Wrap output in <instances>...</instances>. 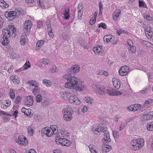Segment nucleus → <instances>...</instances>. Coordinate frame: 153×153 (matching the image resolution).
Here are the masks:
<instances>
[{
	"mask_svg": "<svg viewBox=\"0 0 153 153\" xmlns=\"http://www.w3.org/2000/svg\"><path fill=\"white\" fill-rule=\"evenodd\" d=\"M13 65H11L10 66V68H9L8 70L7 71L9 73L11 72L13 69Z\"/></svg>",
	"mask_w": 153,
	"mask_h": 153,
	"instance_id": "nucleus-58",
	"label": "nucleus"
},
{
	"mask_svg": "<svg viewBox=\"0 0 153 153\" xmlns=\"http://www.w3.org/2000/svg\"><path fill=\"white\" fill-rule=\"evenodd\" d=\"M133 106L136 108V111L137 109H140L139 108H141V105L139 104H135Z\"/></svg>",
	"mask_w": 153,
	"mask_h": 153,
	"instance_id": "nucleus-46",
	"label": "nucleus"
},
{
	"mask_svg": "<svg viewBox=\"0 0 153 153\" xmlns=\"http://www.w3.org/2000/svg\"><path fill=\"white\" fill-rule=\"evenodd\" d=\"M30 67L31 66L29 61H27L25 64L23 66V68L25 70L27 69Z\"/></svg>",
	"mask_w": 153,
	"mask_h": 153,
	"instance_id": "nucleus-32",
	"label": "nucleus"
},
{
	"mask_svg": "<svg viewBox=\"0 0 153 153\" xmlns=\"http://www.w3.org/2000/svg\"><path fill=\"white\" fill-rule=\"evenodd\" d=\"M26 38H21L20 40V43L21 44L24 45L26 42Z\"/></svg>",
	"mask_w": 153,
	"mask_h": 153,
	"instance_id": "nucleus-50",
	"label": "nucleus"
},
{
	"mask_svg": "<svg viewBox=\"0 0 153 153\" xmlns=\"http://www.w3.org/2000/svg\"><path fill=\"white\" fill-rule=\"evenodd\" d=\"M121 14V11L119 9H116L113 14V18L114 20H118L120 15Z\"/></svg>",
	"mask_w": 153,
	"mask_h": 153,
	"instance_id": "nucleus-15",
	"label": "nucleus"
},
{
	"mask_svg": "<svg viewBox=\"0 0 153 153\" xmlns=\"http://www.w3.org/2000/svg\"><path fill=\"white\" fill-rule=\"evenodd\" d=\"M27 130L30 136H32L33 134V129L30 126L27 128Z\"/></svg>",
	"mask_w": 153,
	"mask_h": 153,
	"instance_id": "nucleus-33",
	"label": "nucleus"
},
{
	"mask_svg": "<svg viewBox=\"0 0 153 153\" xmlns=\"http://www.w3.org/2000/svg\"><path fill=\"white\" fill-rule=\"evenodd\" d=\"M129 70L128 67L126 66H122L119 71V73L120 75L123 76L126 75Z\"/></svg>",
	"mask_w": 153,
	"mask_h": 153,
	"instance_id": "nucleus-10",
	"label": "nucleus"
},
{
	"mask_svg": "<svg viewBox=\"0 0 153 153\" xmlns=\"http://www.w3.org/2000/svg\"><path fill=\"white\" fill-rule=\"evenodd\" d=\"M45 41L44 40H39L36 43V46L37 47H40L42 46L44 43Z\"/></svg>",
	"mask_w": 153,
	"mask_h": 153,
	"instance_id": "nucleus-34",
	"label": "nucleus"
},
{
	"mask_svg": "<svg viewBox=\"0 0 153 153\" xmlns=\"http://www.w3.org/2000/svg\"><path fill=\"white\" fill-rule=\"evenodd\" d=\"M21 100V97L19 96H18L17 97H16V100L15 101V103L17 104H19Z\"/></svg>",
	"mask_w": 153,
	"mask_h": 153,
	"instance_id": "nucleus-40",
	"label": "nucleus"
},
{
	"mask_svg": "<svg viewBox=\"0 0 153 153\" xmlns=\"http://www.w3.org/2000/svg\"><path fill=\"white\" fill-rule=\"evenodd\" d=\"M70 11V8H68L66 9H65V12L62 13L64 16V19L66 20H68L69 19L70 17L69 12Z\"/></svg>",
	"mask_w": 153,
	"mask_h": 153,
	"instance_id": "nucleus-17",
	"label": "nucleus"
},
{
	"mask_svg": "<svg viewBox=\"0 0 153 153\" xmlns=\"http://www.w3.org/2000/svg\"><path fill=\"white\" fill-rule=\"evenodd\" d=\"M101 74L104 75L105 76H108V72L106 71H103V70H101L100 72Z\"/></svg>",
	"mask_w": 153,
	"mask_h": 153,
	"instance_id": "nucleus-49",
	"label": "nucleus"
},
{
	"mask_svg": "<svg viewBox=\"0 0 153 153\" xmlns=\"http://www.w3.org/2000/svg\"><path fill=\"white\" fill-rule=\"evenodd\" d=\"M53 153H60L61 151L59 149H56L53 150Z\"/></svg>",
	"mask_w": 153,
	"mask_h": 153,
	"instance_id": "nucleus-64",
	"label": "nucleus"
},
{
	"mask_svg": "<svg viewBox=\"0 0 153 153\" xmlns=\"http://www.w3.org/2000/svg\"><path fill=\"white\" fill-rule=\"evenodd\" d=\"M65 129L64 128H61V129L59 128H59H58L57 131L56 132H55V133L56 134H55L56 135L57 134V135L58 136L60 135L61 137V133L63 134V133H65Z\"/></svg>",
	"mask_w": 153,
	"mask_h": 153,
	"instance_id": "nucleus-23",
	"label": "nucleus"
},
{
	"mask_svg": "<svg viewBox=\"0 0 153 153\" xmlns=\"http://www.w3.org/2000/svg\"><path fill=\"white\" fill-rule=\"evenodd\" d=\"M18 113V112L17 110H16L14 112L13 115V116H15V118H16L17 117V116H18L17 114Z\"/></svg>",
	"mask_w": 153,
	"mask_h": 153,
	"instance_id": "nucleus-63",
	"label": "nucleus"
},
{
	"mask_svg": "<svg viewBox=\"0 0 153 153\" xmlns=\"http://www.w3.org/2000/svg\"><path fill=\"white\" fill-rule=\"evenodd\" d=\"M113 85L114 87L117 89H118L120 87V82L118 81V79H116L113 82Z\"/></svg>",
	"mask_w": 153,
	"mask_h": 153,
	"instance_id": "nucleus-22",
	"label": "nucleus"
},
{
	"mask_svg": "<svg viewBox=\"0 0 153 153\" xmlns=\"http://www.w3.org/2000/svg\"><path fill=\"white\" fill-rule=\"evenodd\" d=\"M37 153L35 151V150L33 149H30L27 153Z\"/></svg>",
	"mask_w": 153,
	"mask_h": 153,
	"instance_id": "nucleus-62",
	"label": "nucleus"
},
{
	"mask_svg": "<svg viewBox=\"0 0 153 153\" xmlns=\"http://www.w3.org/2000/svg\"><path fill=\"white\" fill-rule=\"evenodd\" d=\"M97 93L100 94H103L105 93V89L103 87H98L96 89Z\"/></svg>",
	"mask_w": 153,
	"mask_h": 153,
	"instance_id": "nucleus-20",
	"label": "nucleus"
},
{
	"mask_svg": "<svg viewBox=\"0 0 153 153\" xmlns=\"http://www.w3.org/2000/svg\"><path fill=\"white\" fill-rule=\"evenodd\" d=\"M69 101L71 103L75 105L79 104L81 102L78 98L75 96L71 95L69 97Z\"/></svg>",
	"mask_w": 153,
	"mask_h": 153,
	"instance_id": "nucleus-12",
	"label": "nucleus"
},
{
	"mask_svg": "<svg viewBox=\"0 0 153 153\" xmlns=\"http://www.w3.org/2000/svg\"><path fill=\"white\" fill-rule=\"evenodd\" d=\"M51 131L46 128H43L41 130V135L42 137L45 135L47 137H50L53 135V134L50 133Z\"/></svg>",
	"mask_w": 153,
	"mask_h": 153,
	"instance_id": "nucleus-13",
	"label": "nucleus"
},
{
	"mask_svg": "<svg viewBox=\"0 0 153 153\" xmlns=\"http://www.w3.org/2000/svg\"><path fill=\"white\" fill-rule=\"evenodd\" d=\"M147 128L149 131H153V121L147 124Z\"/></svg>",
	"mask_w": 153,
	"mask_h": 153,
	"instance_id": "nucleus-26",
	"label": "nucleus"
},
{
	"mask_svg": "<svg viewBox=\"0 0 153 153\" xmlns=\"http://www.w3.org/2000/svg\"><path fill=\"white\" fill-rule=\"evenodd\" d=\"M96 19H94L92 20H90L89 21L90 24L91 25H94L96 22Z\"/></svg>",
	"mask_w": 153,
	"mask_h": 153,
	"instance_id": "nucleus-59",
	"label": "nucleus"
},
{
	"mask_svg": "<svg viewBox=\"0 0 153 153\" xmlns=\"http://www.w3.org/2000/svg\"><path fill=\"white\" fill-rule=\"evenodd\" d=\"M79 71L80 67L78 65H73L67 69L66 71L68 72V74H65L63 76V78L67 80L65 85L66 88L78 91H82L85 89L84 85H82V82L80 79L71 75V74L77 73Z\"/></svg>",
	"mask_w": 153,
	"mask_h": 153,
	"instance_id": "nucleus-1",
	"label": "nucleus"
},
{
	"mask_svg": "<svg viewBox=\"0 0 153 153\" xmlns=\"http://www.w3.org/2000/svg\"><path fill=\"white\" fill-rule=\"evenodd\" d=\"M125 123H121L120 126V130L121 131L123 130L125 128Z\"/></svg>",
	"mask_w": 153,
	"mask_h": 153,
	"instance_id": "nucleus-54",
	"label": "nucleus"
},
{
	"mask_svg": "<svg viewBox=\"0 0 153 153\" xmlns=\"http://www.w3.org/2000/svg\"><path fill=\"white\" fill-rule=\"evenodd\" d=\"M32 23L30 20H27L25 22L23 26V30L26 35H28L30 33Z\"/></svg>",
	"mask_w": 153,
	"mask_h": 153,
	"instance_id": "nucleus-7",
	"label": "nucleus"
},
{
	"mask_svg": "<svg viewBox=\"0 0 153 153\" xmlns=\"http://www.w3.org/2000/svg\"><path fill=\"white\" fill-rule=\"evenodd\" d=\"M152 99H149L148 100H146L145 102L143 104V108H147L149 107L152 102Z\"/></svg>",
	"mask_w": 153,
	"mask_h": 153,
	"instance_id": "nucleus-21",
	"label": "nucleus"
},
{
	"mask_svg": "<svg viewBox=\"0 0 153 153\" xmlns=\"http://www.w3.org/2000/svg\"><path fill=\"white\" fill-rule=\"evenodd\" d=\"M37 87V86H35V88H34L32 92L34 94L37 93L40 90L39 88Z\"/></svg>",
	"mask_w": 153,
	"mask_h": 153,
	"instance_id": "nucleus-37",
	"label": "nucleus"
},
{
	"mask_svg": "<svg viewBox=\"0 0 153 153\" xmlns=\"http://www.w3.org/2000/svg\"><path fill=\"white\" fill-rule=\"evenodd\" d=\"M111 147L108 144H105L102 146V149L103 151V152L107 153L109 152L111 149Z\"/></svg>",
	"mask_w": 153,
	"mask_h": 153,
	"instance_id": "nucleus-19",
	"label": "nucleus"
},
{
	"mask_svg": "<svg viewBox=\"0 0 153 153\" xmlns=\"http://www.w3.org/2000/svg\"><path fill=\"white\" fill-rule=\"evenodd\" d=\"M9 29H10V30H11V29H12L13 30V33H15V32L16 30V29L14 28V26L13 25H11L10 26H9Z\"/></svg>",
	"mask_w": 153,
	"mask_h": 153,
	"instance_id": "nucleus-42",
	"label": "nucleus"
},
{
	"mask_svg": "<svg viewBox=\"0 0 153 153\" xmlns=\"http://www.w3.org/2000/svg\"><path fill=\"white\" fill-rule=\"evenodd\" d=\"M99 10H102V2L101 1H100L99 2Z\"/></svg>",
	"mask_w": 153,
	"mask_h": 153,
	"instance_id": "nucleus-61",
	"label": "nucleus"
},
{
	"mask_svg": "<svg viewBox=\"0 0 153 153\" xmlns=\"http://www.w3.org/2000/svg\"><path fill=\"white\" fill-rule=\"evenodd\" d=\"M57 128V129L58 128L57 126L56 125H54L53 128L51 129L52 131L51 133H52L53 134H54V132L55 131H56Z\"/></svg>",
	"mask_w": 153,
	"mask_h": 153,
	"instance_id": "nucleus-55",
	"label": "nucleus"
},
{
	"mask_svg": "<svg viewBox=\"0 0 153 153\" xmlns=\"http://www.w3.org/2000/svg\"><path fill=\"white\" fill-rule=\"evenodd\" d=\"M13 82L15 84H18L20 82V81L19 79V78L18 77H17L16 79L15 78L14 80L13 81Z\"/></svg>",
	"mask_w": 153,
	"mask_h": 153,
	"instance_id": "nucleus-44",
	"label": "nucleus"
},
{
	"mask_svg": "<svg viewBox=\"0 0 153 153\" xmlns=\"http://www.w3.org/2000/svg\"><path fill=\"white\" fill-rule=\"evenodd\" d=\"M91 130L96 134H97V133L96 132L99 133V135L100 134V132L104 133V137L102 139V140L105 142H107L105 144L107 143V142H111V139L110 137L109 132L107 130L106 127L102 124H100L99 125L97 124L93 125L91 127Z\"/></svg>",
	"mask_w": 153,
	"mask_h": 153,
	"instance_id": "nucleus-2",
	"label": "nucleus"
},
{
	"mask_svg": "<svg viewBox=\"0 0 153 153\" xmlns=\"http://www.w3.org/2000/svg\"><path fill=\"white\" fill-rule=\"evenodd\" d=\"M145 4L144 1L141 0L139 1V7H143Z\"/></svg>",
	"mask_w": 153,
	"mask_h": 153,
	"instance_id": "nucleus-51",
	"label": "nucleus"
},
{
	"mask_svg": "<svg viewBox=\"0 0 153 153\" xmlns=\"http://www.w3.org/2000/svg\"><path fill=\"white\" fill-rule=\"evenodd\" d=\"M153 118V111L149 112L146 114L143 115L140 117L141 120H146Z\"/></svg>",
	"mask_w": 153,
	"mask_h": 153,
	"instance_id": "nucleus-11",
	"label": "nucleus"
},
{
	"mask_svg": "<svg viewBox=\"0 0 153 153\" xmlns=\"http://www.w3.org/2000/svg\"><path fill=\"white\" fill-rule=\"evenodd\" d=\"M15 140L16 142L19 144L24 145L25 146H26L27 144V139L23 135H20L18 138L15 139Z\"/></svg>",
	"mask_w": 153,
	"mask_h": 153,
	"instance_id": "nucleus-8",
	"label": "nucleus"
},
{
	"mask_svg": "<svg viewBox=\"0 0 153 153\" xmlns=\"http://www.w3.org/2000/svg\"><path fill=\"white\" fill-rule=\"evenodd\" d=\"M102 47L101 46H98V47H94L93 50L94 52L96 54L98 55L101 54L102 53Z\"/></svg>",
	"mask_w": 153,
	"mask_h": 153,
	"instance_id": "nucleus-16",
	"label": "nucleus"
},
{
	"mask_svg": "<svg viewBox=\"0 0 153 153\" xmlns=\"http://www.w3.org/2000/svg\"><path fill=\"white\" fill-rule=\"evenodd\" d=\"M115 89L111 88H109L105 89V93H108L109 95L114 96Z\"/></svg>",
	"mask_w": 153,
	"mask_h": 153,
	"instance_id": "nucleus-18",
	"label": "nucleus"
},
{
	"mask_svg": "<svg viewBox=\"0 0 153 153\" xmlns=\"http://www.w3.org/2000/svg\"><path fill=\"white\" fill-rule=\"evenodd\" d=\"M55 138L56 142L58 144H60L62 146H68L71 143V142L67 139L61 137L60 135H56L55 136Z\"/></svg>",
	"mask_w": 153,
	"mask_h": 153,
	"instance_id": "nucleus-5",
	"label": "nucleus"
},
{
	"mask_svg": "<svg viewBox=\"0 0 153 153\" xmlns=\"http://www.w3.org/2000/svg\"><path fill=\"white\" fill-rule=\"evenodd\" d=\"M0 6L1 7L7 8L9 6L8 4L3 0H0Z\"/></svg>",
	"mask_w": 153,
	"mask_h": 153,
	"instance_id": "nucleus-24",
	"label": "nucleus"
},
{
	"mask_svg": "<svg viewBox=\"0 0 153 153\" xmlns=\"http://www.w3.org/2000/svg\"><path fill=\"white\" fill-rule=\"evenodd\" d=\"M107 25L104 23L102 22L98 25V27H102L103 29H105L106 28Z\"/></svg>",
	"mask_w": 153,
	"mask_h": 153,
	"instance_id": "nucleus-38",
	"label": "nucleus"
},
{
	"mask_svg": "<svg viewBox=\"0 0 153 153\" xmlns=\"http://www.w3.org/2000/svg\"><path fill=\"white\" fill-rule=\"evenodd\" d=\"M144 140L143 138H138L132 140L130 144L132 149L134 150H137L142 148L144 145Z\"/></svg>",
	"mask_w": 153,
	"mask_h": 153,
	"instance_id": "nucleus-3",
	"label": "nucleus"
},
{
	"mask_svg": "<svg viewBox=\"0 0 153 153\" xmlns=\"http://www.w3.org/2000/svg\"><path fill=\"white\" fill-rule=\"evenodd\" d=\"M83 5V4L82 3H79L78 4V9L79 12H81V9H83V7H82Z\"/></svg>",
	"mask_w": 153,
	"mask_h": 153,
	"instance_id": "nucleus-41",
	"label": "nucleus"
},
{
	"mask_svg": "<svg viewBox=\"0 0 153 153\" xmlns=\"http://www.w3.org/2000/svg\"><path fill=\"white\" fill-rule=\"evenodd\" d=\"M114 94V96H115L118 95H120L122 94V93L121 91H117L115 90Z\"/></svg>",
	"mask_w": 153,
	"mask_h": 153,
	"instance_id": "nucleus-47",
	"label": "nucleus"
},
{
	"mask_svg": "<svg viewBox=\"0 0 153 153\" xmlns=\"http://www.w3.org/2000/svg\"><path fill=\"white\" fill-rule=\"evenodd\" d=\"M152 27L150 25H149L148 24L147 25V26L146 27H145L144 30L146 32H147L149 33H151V32H152Z\"/></svg>",
	"mask_w": 153,
	"mask_h": 153,
	"instance_id": "nucleus-30",
	"label": "nucleus"
},
{
	"mask_svg": "<svg viewBox=\"0 0 153 153\" xmlns=\"http://www.w3.org/2000/svg\"><path fill=\"white\" fill-rule=\"evenodd\" d=\"M48 81L47 79H44L43 80V83L44 84H46L47 86L50 87L51 85Z\"/></svg>",
	"mask_w": 153,
	"mask_h": 153,
	"instance_id": "nucleus-45",
	"label": "nucleus"
},
{
	"mask_svg": "<svg viewBox=\"0 0 153 153\" xmlns=\"http://www.w3.org/2000/svg\"><path fill=\"white\" fill-rule=\"evenodd\" d=\"M28 83L30 84V85L32 86H35L36 85H35V84L33 83L34 82V81L33 80H32L31 81H28Z\"/></svg>",
	"mask_w": 153,
	"mask_h": 153,
	"instance_id": "nucleus-56",
	"label": "nucleus"
},
{
	"mask_svg": "<svg viewBox=\"0 0 153 153\" xmlns=\"http://www.w3.org/2000/svg\"><path fill=\"white\" fill-rule=\"evenodd\" d=\"M113 134L114 137L117 138L119 136V133L116 131L113 132Z\"/></svg>",
	"mask_w": 153,
	"mask_h": 153,
	"instance_id": "nucleus-43",
	"label": "nucleus"
},
{
	"mask_svg": "<svg viewBox=\"0 0 153 153\" xmlns=\"http://www.w3.org/2000/svg\"><path fill=\"white\" fill-rule=\"evenodd\" d=\"M9 94L11 99H15V95L14 90L13 89H10L9 92Z\"/></svg>",
	"mask_w": 153,
	"mask_h": 153,
	"instance_id": "nucleus-31",
	"label": "nucleus"
},
{
	"mask_svg": "<svg viewBox=\"0 0 153 153\" xmlns=\"http://www.w3.org/2000/svg\"><path fill=\"white\" fill-rule=\"evenodd\" d=\"M80 45L83 48H84L86 49H88V48L87 46L88 45L86 43L81 42H80Z\"/></svg>",
	"mask_w": 153,
	"mask_h": 153,
	"instance_id": "nucleus-35",
	"label": "nucleus"
},
{
	"mask_svg": "<svg viewBox=\"0 0 153 153\" xmlns=\"http://www.w3.org/2000/svg\"><path fill=\"white\" fill-rule=\"evenodd\" d=\"M42 62L44 64H46V65H48L49 63V60L43 58Z\"/></svg>",
	"mask_w": 153,
	"mask_h": 153,
	"instance_id": "nucleus-60",
	"label": "nucleus"
},
{
	"mask_svg": "<svg viewBox=\"0 0 153 153\" xmlns=\"http://www.w3.org/2000/svg\"><path fill=\"white\" fill-rule=\"evenodd\" d=\"M73 112L72 109L69 107L68 108H64L63 109L62 112L63 113V118L66 121L71 120L72 118V113Z\"/></svg>",
	"mask_w": 153,
	"mask_h": 153,
	"instance_id": "nucleus-6",
	"label": "nucleus"
},
{
	"mask_svg": "<svg viewBox=\"0 0 153 153\" xmlns=\"http://www.w3.org/2000/svg\"><path fill=\"white\" fill-rule=\"evenodd\" d=\"M16 12L13 11H7L4 14L5 16L7 18H8L10 21L12 20L14 18L15 16L16 15Z\"/></svg>",
	"mask_w": 153,
	"mask_h": 153,
	"instance_id": "nucleus-9",
	"label": "nucleus"
},
{
	"mask_svg": "<svg viewBox=\"0 0 153 153\" xmlns=\"http://www.w3.org/2000/svg\"><path fill=\"white\" fill-rule=\"evenodd\" d=\"M10 36V30L7 28L3 29L2 30L1 37L3 38L1 44L3 45H6L9 42L8 38Z\"/></svg>",
	"mask_w": 153,
	"mask_h": 153,
	"instance_id": "nucleus-4",
	"label": "nucleus"
},
{
	"mask_svg": "<svg viewBox=\"0 0 153 153\" xmlns=\"http://www.w3.org/2000/svg\"><path fill=\"white\" fill-rule=\"evenodd\" d=\"M148 90L147 88H145L144 89L140 91H139V93L141 94H145Z\"/></svg>",
	"mask_w": 153,
	"mask_h": 153,
	"instance_id": "nucleus-53",
	"label": "nucleus"
},
{
	"mask_svg": "<svg viewBox=\"0 0 153 153\" xmlns=\"http://www.w3.org/2000/svg\"><path fill=\"white\" fill-rule=\"evenodd\" d=\"M16 13L18 12V13H19V15L23 14L24 12V10L22 9H16Z\"/></svg>",
	"mask_w": 153,
	"mask_h": 153,
	"instance_id": "nucleus-39",
	"label": "nucleus"
},
{
	"mask_svg": "<svg viewBox=\"0 0 153 153\" xmlns=\"http://www.w3.org/2000/svg\"><path fill=\"white\" fill-rule=\"evenodd\" d=\"M36 102H40L42 101V96L40 94H38L36 97Z\"/></svg>",
	"mask_w": 153,
	"mask_h": 153,
	"instance_id": "nucleus-28",
	"label": "nucleus"
},
{
	"mask_svg": "<svg viewBox=\"0 0 153 153\" xmlns=\"http://www.w3.org/2000/svg\"><path fill=\"white\" fill-rule=\"evenodd\" d=\"M31 109L30 108L26 109L25 114L27 116H29L30 117H32L33 114H31Z\"/></svg>",
	"mask_w": 153,
	"mask_h": 153,
	"instance_id": "nucleus-29",
	"label": "nucleus"
},
{
	"mask_svg": "<svg viewBox=\"0 0 153 153\" xmlns=\"http://www.w3.org/2000/svg\"><path fill=\"white\" fill-rule=\"evenodd\" d=\"M127 108L129 111H136L131 105L128 106Z\"/></svg>",
	"mask_w": 153,
	"mask_h": 153,
	"instance_id": "nucleus-52",
	"label": "nucleus"
},
{
	"mask_svg": "<svg viewBox=\"0 0 153 153\" xmlns=\"http://www.w3.org/2000/svg\"><path fill=\"white\" fill-rule=\"evenodd\" d=\"M129 48L131 53H134L136 51V47L135 46L129 45Z\"/></svg>",
	"mask_w": 153,
	"mask_h": 153,
	"instance_id": "nucleus-36",
	"label": "nucleus"
},
{
	"mask_svg": "<svg viewBox=\"0 0 153 153\" xmlns=\"http://www.w3.org/2000/svg\"><path fill=\"white\" fill-rule=\"evenodd\" d=\"M82 14L81 13V12H79L78 11L77 17L79 19L81 20L82 19Z\"/></svg>",
	"mask_w": 153,
	"mask_h": 153,
	"instance_id": "nucleus-57",
	"label": "nucleus"
},
{
	"mask_svg": "<svg viewBox=\"0 0 153 153\" xmlns=\"http://www.w3.org/2000/svg\"><path fill=\"white\" fill-rule=\"evenodd\" d=\"M85 102L87 103L90 102V104H91L92 103V101L91 100L90 98H88V99L87 98H86V97H85Z\"/></svg>",
	"mask_w": 153,
	"mask_h": 153,
	"instance_id": "nucleus-48",
	"label": "nucleus"
},
{
	"mask_svg": "<svg viewBox=\"0 0 153 153\" xmlns=\"http://www.w3.org/2000/svg\"><path fill=\"white\" fill-rule=\"evenodd\" d=\"M71 96V95L70 94H68L66 92L63 93L62 95V97L64 100H69V98Z\"/></svg>",
	"mask_w": 153,
	"mask_h": 153,
	"instance_id": "nucleus-27",
	"label": "nucleus"
},
{
	"mask_svg": "<svg viewBox=\"0 0 153 153\" xmlns=\"http://www.w3.org/2000/svg\"><path fill=\"white\" fill-rule=\"evenodd\" d=\"M41 104L42 106L43 107H48L49 105L48 99L47 98H45V99H44V101L42 102Z\"/></svg>",
	"mask_w": 153,
	"mask_h": 153,
	"instance_id": "nucleus-25",
	"label": "nucleus"
},
{
	"mask_svg": "<svg viewBox=\"0 0 153 153\" xmlns=\"http://www.w3.org/2000/svg\"><path fill=\"white\" fill-rule=\"evenodd\" d=\"M33 98V97L31 96H27L26 100L25 102V104L26 105H32L34 101Z\"/></svg>",
	"mask_w": 153,
	"mask_h": 153,
	"instance_id": "nucleus-14",
	"label": "nucleus"
}]
</instances>
